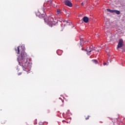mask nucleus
<instances>
[{"label": "nucleus", "mask_w": 125, "mask_h": 125, "mask_svg": "<svg viewBox=\"0 0 125 125\" xmlns=\"http://www.w3.org/2000/svg\"><path fill=\"white\" fill-rule=\"evenodd\" d=\"M64 4H65V5L67 6H69V7H72L73 6L72 2H71L69 0H65Z\"/></svg>", "instance_id": "nucleus-6"}, {"label": "nucleus", "mask_w": 125, "mask_h": 125, "mask_svg": "<svg viewBox=\"0 0 125 125\" xmlns=\"http://www.w3.org/2000/svg\"><path fill=\"white\" fill-rule=\"evenodd\" d=\"M16 51L17 53V54H20V47L19 46L17 48V49H16Z\"/></svg>", "instance_id": "nucleus-11"}, {"label": "nucleus", "mask_w": 125, "mask_h": 125, "mask_svg": "<svg viewBox=\"0 0 125 125\" xmlns=\"http://www.w3.org/2000/svg\"><path fill=\"white\" fill-rule=\"evenodd\" d=\"M68 113H70V110L67 111Z\"/></svg>", "instance_id": "nucleus-19"}, {"label": "nucleus", "mask_w": 125, "mask_h": 125, "mask_svg": "<svg viewBox=\"0 0 125 125\" xmlns=\"http://www.w3.org/2000/svg\"><path fill=\"white\" fill-rule=\"evenodd\" d=\"M59 99H61V98H59Z\"/></svg>", "instance_id": "nucleus-24"}, {"label": "nucleus", "mask_w": 125, "mask_h": 125, "mask_svg": "<svg viewBox=\"0 0 125 125\" xmlns=\"http://www.w3.org/2000/svg\"><path fill=\"white\" fill-rule=\"evenodd\" d=\"M43 8L42 9H40L39 11L41 15H42L43 13L45 12V11H47L50 9V5L48 3V2H45L43 4Z\"/></svg>", "instance_id": "nucleus-2"}, {"label": "nucleus", "mask_w": 125, "mask_h": 125, "mask_svg": "<svg viewBox=\"0 0 125 125\" xmlns=\"http://www.w3.org/2000/svg\"><path fill=\"white\" fill-rule=\"evenodd\" d=\"M124 45V40L122 39H120L118 42V44L117 46V49H119V48H121V47H123Z\"/></svg>", "instance_id": "nucleus-5"}, {"label": "nucleus", "mask_w": 125, "mask_h": 125, "mask_svg": "<svg viewBox=\"0 0 125 125\" xmlns=\"http://www.w3.org/2000/svg\"><path fill=\"white\" fill-rule=\"evenodd\" d=\"M18 61L19 62V65L22 66L23 68V70L25 71L29 66H30V62H29V58H28V55L27 53L22 50L21 51V61H19V59H18Z\"/></svg>", "instance_id": "nucleus-1"}, {"label": "nucleus", "mask_w": 125, "mask_h": 125, "mask_svg": "<svg viewBox=\"0 0 125 125\" xmlns=\"http://www.w3.org/2000/svg\"><path fill=\"white\" fill-rule=\"evenodd\" d=\"M82 50H83V48H82Z\"/></svg>", "instance_id": "nucleus-25"}, {"label": "nucleus", "mask_w": 125, "mask_h": 125, "mask_svg": "<svg viewBox=\"0 0 125 125\" xmlns=\"http://www.w3.org/2000/svg\"><path fill=\"white\" fill-rule=\"evenodd\" d=\"M86 51H87V54H89L90 52L93 50V49L91 47L89 48V50L86 49L85 50Z\"/></svg>", "instance_id": "nucleus-10"}, {"label": "nucleus", "mask_w": 125, "mask_h": 125, "mask_svg": "<svg viewBox=\"0 0 125 125\" xmlns=\"http://www.w3.org/2000/svg\"><path fill=\"white\" fill-rule=\"evenodd\" d=\"M104 66H106V65H109V62H107V63L104 62Z\"/></svg>", "instance_id": "nucleus-15"}, {"label": "nucleus", "mask_w": 125, "mask_h": 125, "mask_svg": "<svg viewBox=\"0 0 125 125\" xmlns=\"http://www.w3.org/2000/svg\"><path fill=\"white\" fill-rule=\"evenodd\" d=\"M57 14H61L62 13V12H61V9H58L57 10Z\"/></svg>", "instance_id": "nucleus-12"}, {"label": "nucleus", "mask_w": 125, "mask_h": 125, "mask_svg": "<svg viewBox=\"0 0 125 125\" xmlns=\"http://www.w3.org/2000/svg\"><path fill=\"white\" fill-rule=\"evenodd\" d=\"M92 61L93 63H95V64H97V63H98V62L96 60H93Z\"/></svg>", "instance_id": "nucleus-14"}, {"label": "nucleus", "mask_w": 125, "mask_h": 125, "mask_svg": "<svg viewBox=\"0 0 125 125\" xmlns=\"http://www.w3.org/2000/svg\"><path fill=\"white\" fill-rule=\"evenodd\" d=\"M88 18L87 17H84L83 18V21L85 22V23H87L88 22Z\"/></svg>", "instance_id": "nucleus-9"}, {"label": "nucleus", "mask_w": 125, "mask_h": 125, "mask_svg": "<svg viewBox=\"0 0 125 125\" xmlns=\"http://www.w3.org/2000/svg\"><path fill=\"white\" fill-rule=\"evenodd\" d=\"M64 122H66V121H62L63 123H64Z\"/></svg>", "instance_id": "nucleus-21"}, {"label": "nucleus", "mask_w": 125, "mask_h": 125, "mask_svg": "<svg viewBox=\"0 0 125 125\" xmlns=\"http://www.w3.org/2000/svg\"><path fill=\"white\" fill-rule=\"evenodd\" d=\"M110 12L111 13H116L117 15L121 14V12L120 11L116 10H110Z\"/></svg>", "instance_id": "nucleus-7"}, {"label": "nucleus", "mask_w": 125, "mask_h": 125, "mask_svg": "<svg viewBox=\"0 0 125 125\" xmlns=\"http://www.w3.org/2000/svg\"><path fill=\"white\" fill-rule=\"evenodd\" d=\"M104 27L106 29H109V28H110V22L109 21H105Z\"/></svg>", "instance_id": "nucleus-8"}, {"label": "nucleus", "mask_w": 125, "mask_h": 125, "mask_svg": "<svg viewBox=\"0 0 125 125\" xmlns=\"http://www.w3.org/2000/svg\"><path fill=\"white\" fill-rule=\"evenodd\" d=\"M105 52L107 53V55H108V56H109V52H110V50H109V49H106V50H105Z\"/></svg>", "instance_id": "nucleus-13"}, {"label": "nucleus", "mask_w": 125, "mask_h": 125, "mask_svg": "<svg viewBox=\"0 0 125 125\" xmlns=\"http://www.w3.org/2000/svg\"><path fill=\"white\" fill-rule=\"evenodd\" d=\"M105 12H110V9H107L106 10H105Z\"/></svg>", "instance_id": "nucleus-16"}, {"label": "nucleus", "mask_w": 125, "mask_h": 125, "mask_svg": "<svg viewBox=\"0 0 125 125\" xmlns=\"http://www.w3.org/2000/svg\"><path fill=\"white\" fill-rule=\"evenodd\" d=\"M82 5H83V3H82Z\"/></svg>", "instance_id": "nucleus-22"}, {"label": "nucleus", "mask_w": 125, "mask_h": 125, "mask_svg": "<svg viewBox=\"0 0 125 125\" xmlns=\"http://www.w3.org/2000/svg\"><path fill=\"white\" fill-rule=\"evenodd\" d=\"M98 52H99V50H98Z\"/></svg>", "instance_id": "nucleus-23"}, {"label": "nucleus", "mask_w": 125, "mask_h": 125, "mask_svg": "<svg viewBox=\"0 0 125 125\" xmlns=\"http://www.w3.org/2000/svg\"><path fill=\"white\" fill-rule=\"evenodd\" d=\"M62 103H64V101H62Z\"/></svg>", "instance_id": "nucleus-20"}, {"label": "nucleus", "mask_w": 125, "mask_h": 125, "mask_svg": "<svg viewBox=\"0 0 125 125\" xmlns=\"http://www.w3.org/2000/svg\"><path fill=\"white\" fill-rule=\"evenodd\" d=\"M70 25V22H68L67 21L63 20L62 22V24H61V27H62V30H63V29H65V27L66 26H68Z\"/></svg>", "instance_id": "nucleus-4"}, {"label": "nucleus", "mask_w": 125, "mask_h": 125, "mask_svg": "<svg viewBox=\"0 0 125 125\" xmlns=\"http://www.w3.org/2000/svg\"><path fill=\"white\" fill-rule=\"evenodd\" d=\"M89 116H87L86 117H85V120H88L89 119Z\"/></svg>", "instance_id": "nucleus-17"}, {"label": "nucleus", "mask_w": 125, "mask_h": 125, "mask_svg": "<svg viewBox=\"0 0 125 125\" xmlns=\"http://www.w3.org/2000/svg\"><path fill=\"white\" fill-rule=\"evenodd\" d=\"M55 21H56V20H55L54 21L53 17H49L48 18L44 19L45 22L47 23L48 25H49L50 27H52L56 24Z\"/></svg>", "instance_id": "nucleus-3"}, {"label": "nucleus", "mask_w": 125, "mask_h": 125, "mask_svg": "<svg viewBox=\"0 0 125 125\" xmlns=\"http://www.w3.org/2000/svg\"><path fill=\"white\" fill-rule=\"evenodd\" d=\"M20 75H22V73H18V76H20Z\"/></svg>", "instance_id": "nucleus-18"}]
</instances>
